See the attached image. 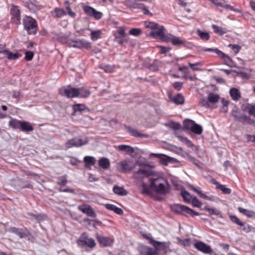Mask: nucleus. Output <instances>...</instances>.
<instances>
[{"instance_id": "8", "label": "nucleus", "mask_w": 255, "mask_h": 255, "mask_svg": "<svg viewBox=\"0 0 255 255\" xmlns=\"http://www.w3.org/2000/svg\"><path fill=\"white\" fill-rule=\"evenodd\" d=\"M88 143V139L87 137H85L84 139L75 137L67 141L66 143V147L67 148H71L73 146L80 147L86 145Z\"/></svg>"}, {"instance_id": "22", "label": "nucleus", "mask_w": 255, "mask_h": 255, "mask_svg": "<svg viewBox=\"0 0 255 255\" xmlns=\"http://www.w3.org/2000/svg\"><path fill=\"white\" fill-rule=\"evenodd\" d=\"M33 130V128L29 123L25 121H22L20 126V130L28 132Z\"/></svg>"}, {"instance_id": "34", "label": "nucleus", "mask_w": 255, "mask_h": 255, "mask_svg": "<svg viewBox=\"0 0 255 255\" xmlns=\"http://www.w3.org/2000/svg\"><path fill=\"white\" fill-rule=\"evenodd\" d=\"M77 89H78V90L79 91V96H80L81 98H87L91 94V92L89 90L86 89L83 87L78 88H77Z\"/></svg>"}, {"instance_id": "61", "label": "nucleus", "mask_w": 255, "mask_h": 255, "mask_svg": "<svg viewBox=\"0 0 255 255\" xmlns=\"http://www.w3.org/2000/svg\"><path fill=\"white\" fill-rule=\"evenodd\" d=\"M28 214L37 221L44 220V215H43V214L35 215L32 213H28Z\"/></svg>"}, {"instance_id": "37", "label": "nucleus", "mask_w": 255, "mask_h": 255, "mask_svg": "<svg viewBox=\"0 0 255 255\" xmlns=\"http://www.w3.org/2000/svg\"><path fill=\"white\" fill-rule=\"evenodd\" d=\"M119 150L126 152L127 153H132L134 152V149L132 147L127 145H120L118 147Z\"/></svg>"}, {"instance_id": "55", "label": "nucleus", "mask_w": 255, "mask_h": 255, "mask_svg": "<svg viewBox=\"0 0 255 255\" xmlns=\"http://www.w3.org/2000/svg\"><path fill=\"white\" fill-rule=\"evenodd\" d=\"M103 15V14L101 12L94 9V11L93 12L91 17H94L96 20H99L102 18Z\"/></svg>"}, {"instance_id": "18", "label": "nucleus", "mask_w": 255, "mask_h": 255, "mask_svg": "<svg viewBox=\"0 0 255 255\" xmlns=\"http://www.w3.org/2000/svg\"><path fill=\"white\" fill-rule=\"evenodd\" d=\"M168 97L170 100L176 105H182L184 103V97L181 94H178L174 97L168 93Z\"/></svg>"}, {"instance_id": "57", "label": "nucleus", "mask_w": 255, "mask_h": 255, "mask_svg": "<svg viewBox=\"0 0 255 255\" xmlns=\"http://www.w3.org/2000/svg\"><path fill=\"white\" fill-rule=\"evenodd\" d=\"M201 50L205 52H214L216 53L218 56L220 55V53L221 51L217 48H204L202 49Z\"/></svg>"}, {"instance_id": "14", "label": "nucleus", "mask_w": 255, "mask_h": 255, "mask_svg": "<svg viewBox=\"0 0 255 255\" xmlns=\"http://www.w3.org/2000/svg\"><path fill=\"white\" fill-rule=\"evenodd\" d=\"M8 232L18 236L20 238H25L28 237V233L26 229L17 228L10 227L8 230Z\"/></svg>"}, {"instance_id": "64", "label": "nucleus", "mask_w": 255, "mask_h": 255, "mask_svg": "<svg viewBox=\"0 0 255 255\" xmlns=\"http://www.w3.org/2000/svg\"><path fill=\"white\" fill-rule=\"evenodd\" d=\"M242 227H243L242 230L246 233H248L251 231V227L245 222H244V225H242Z\"/></svg>"}, {"instance_id": "54", "label": "nucleus", "mask_w": 255, "mask_h": 255, "mask_svg": "<svg viewBox=\"0 0 255 255\" xmlns=\"http://www.w3.org/2000/svg\"><path fill=\"white\" fill-rule=\"evenodd\" d=\"M178 242L184 247H189L191 244V240L190 239H186L184 240L179 239Z\"/></svg>"}, {"instance_id": "48", "label": "nucleus", "mask_w": 255, "mask_h": 255, "mask_svg": "<svg viewBox=\"0 0 255 255\" xmlns=\"http://www.w3.org/2000/svg\"><path fill=\"white\" fill-rule=\"evenodd\" d=\"M94 9L95 8L89 5H84L83 6V11H84L86 14L89 16H91L93 12L94 11Z\"/></svg>"}, {"instance_id": "20", "label": "nucleus", "mask_w": 255, "mask_h": 255, "mask_svg": "<svg viewBox=\"0 0 255 255\" xmlns=\"http://www.w3.org/2000/svg\"><path fill=\"white\" fill-rule=\"evenodd\" d=\"M78 208L83 213L86 214L89 217L93 218H95L96 217V214L94 211L93 208L90 206L87 207L79 206Z\"/></svg>"}, {"instance_id": "4", "label": "nucleus", "mask_w": 255, "mask_h": 255, "mask_svg": "<svg viewBox=\"0 0 255 255\" xmlns=\"http://www.w3.org/2000/svg\"><path fill=\"white\" fill-rule=\"evenodd\" d=\"M23 24L28 34L35 35L36 33L37 24L35 19L31 16H26L23 19Z\"/></svg>"}, {"instance_id": "50", "label": "nucleus", "mask_w": 255, "mask_h": 255, "mask_svg": "<svg viewBox=\"0 0 255 255\" xmlns=\"http://www.w3.org/2000/svg\"><path fill=\"white\" fill-rule=\"evenodd\" d=\"M141 192L142 194H146L147 195H149L151 194V192L150 191L149 189L148 188L146 184H145L144 183H142L141 184Z\"/></svg>"}, {"instance_id": "19", "label": "nucleus", "mask_w": 255, "mask_h": 255, "mask_svg": "<svg viewBox=\"0 0 255 255\" xmlns=\"http://www.w3.org/2000/svg\"><path fill=\"white\" fill-rule=\"evenodd\" d=\"M125 127L126 130L133 136L140 138H147L148 137L147 134L141 133L139 132L138 131H137L136 129L131 128L129 126L126 125Z\"/></svg>"}, {"instance_id": "9", "label": "nucleus", "mask_w": 255, "mask_h": 255, "mask_svg": "<svg viewBox=\"0 0 255 255\" xmlns=\"http://www.w3.org/2000/svg\"><path fill=\"white\" fill-rule=\"evenodd\" d=\"M69 47L81 49L84 48L86 49H90L91 48V43L85 39H77L69 43Z\"/></svg>"}, {"instance_id": "10", "label": "nucleus", "mask_w": 255, "mask_h": 255, "mask_svg": "<svg viewBox=\"0 0 255 255\" xmlns=\"http://www.w3.org/2000/svg\"><path fill=\"white\" fill-rule=\"evenodd\" d=\"M12 186L17 191L24 188H32V186L28 181L24 180L19 178H15L13 180L12 182Z\"/></svg>"}, {"instance_id": "25", "label": "nucleus", "mask_w": 255, "mask_h": 255, "mask_svg": "<svg viewBox=\"0 0 255 255\" xmlns=\"http://www.w3.org/2000/svg\"><path fill=\"white\" fill-rule=\"evenodd\" d=\"M84 161L85 167L86 168H90L95 164L96 160L93 156H86L84 158Z\"/></svg>"}, {"instance_id": "11", "label": "nucleus", "mask_w": 255, "mask_h": 255, "mask_svg": "<svg viewBox=\"0 0 255 255\" xmlns=\"http://www.w3.org/2000/svg\"><path fill=\"white\" fill-rule=\"evenodd\" d=\"M13 21L17 25L20 23V12L17 6L12 4L10 10Z\"/></svg>"}, {"instance_id": "2", "label": "nucleus", "mask_w": 255, "mask_h": 255, "mask_svg": "<svg viewBox=\"0 0 255 255\" xmlns=\"http://www.w3.org/2000/svg\"><path fill=\"white\" fill-rule=\"evenodd\" d=\"M171 209L175 213L186 217H188L189 216L194 217L195 216H199L201 214L186 206L179 204H175L172 205Z\"/></svg>"}, {"instance_id": "56", "label": "nucleus", "mask_w": 255, "mask_h": 255, "mask_svg": "<svg viewBox=\"0 0 255 255\" xmlns=\"http://www.w3.org/2000/svg\"><path fill=\"white\" fill-rule=\"evenodd\" d=\"M115 37L116 39H118L122 37H125V30L123 28L119 29L115 34Z\"/></svg>"}, {"instance_id": "53", "label": "nucleus", "mask_w": 255, "mask_h": 255, "mask_svg": "<svg viewBox=\"0 0 255 255\" xmlns=\"http://www.w3.org/2000/svg\"><path fill=\"white\" fill-rule=\"evenodd\" d=\"M188 159L192 162L196 167H197L199 169H201V167L199 165V161L197 160L195 157L191 156L189 154L187 155Z\"/></svg>"}, {"instance_id": "46", "label": "nucleus", "mask_w": 255, "mask_h": 255, "mask_svg": "<svg viewBox=\"0 0 255 255\" xmlns=\"http://www.w3.org/2000/svg\"><path fill=\"white\" fill-rule=\"evenodd\" d=\"M168 126L174 131H177L181 128V125L180 123L173 121L169 123Z\"/></svg>"}, {"instance_id": "33", "label": "nucleus", "mask_w": 255, "mask_h": 255, "mask_svg": "<svg viewBox=\"0 0 255 255\" xmlns=\"http://www.w3.org/2000/svg\"><path fill=\"white\" fill-rule=\"evenodd\" d=\"M238 210L241 213L244 214L249 218H255V212H253V211L248 210L240 207L238 208Z\"/></svg>"}, {"instance_id": "3", "label": "nucleus", "mask_w": 255, "mask_h": 255, "mask_svg": "<svg viewBox=\"0 0 255 255\" xmlns=\"http://www.w3.org/2000/svg\"><path fill=\"white\" fill-rule=\"evenodd\" d=\"M145 27L151 29L150 36L153 38H160L164 35L165 28L163 26L159 25L153 22H145Z\"/></svg>"}, {"instance_id": "41", "label": "nucleus", "mask_w": 255, "mask_h": 255, "mask_svg": "<svg viewBox=\"0 0 255 255\" xmlns=\"http://www.w3.org/2000/svg\"><path fill=\"white\" fill-rule=\"evenodd\" d=\"M84 223H86L88 225L92 226L94 228H96V224L98 225H101L102 222L100 221L90 220L89 218H85L83 220Z\"/></svg>"}, {"instance_id": "13", "label": "nucleus", "mask_w": 255, "mask_h": 255, "mask_svg": "<svg viewBox=\"0 0 255 255\" xmlns=\"http://www.w3.org/2000/svg\"><path fill=\"white\" fill-rule=\"evenodd\" d=\"M96 237L100 246L104 247L111 246L113 243L112 239L98 234H96Z\"/></svg>"}, {"instance_id": "32", "label": "nucleus", "mask_w": 255, "mask_h": 255, "mask_svg": "<svg viewBox=\"0 0 255 255\" xmlns=\"http://www.w3.org/2000/svg\"><path fill=\"white\" fill-rule=\"evenodd\" d=\"M244 110L247 111L250 115L255 117V104H247L243 105Z\"/></svg>"}, {"instance_id": "16", "label": "nucleus", "mask_w": 255, "mask_h": 255, "mask_svg": "<svg viewBox=\"0 0 255 255\" xmlns=\"http://www.w3.org/2000/svg\"><path fill=\"white\" fill-rule=\"evenodd\" d=\"M150 157H155L159 159L160 163L164 165L167 166L169 162H170L172 158L165 154L158 153H151Z\"/></svg>"}, {"instance_id": "36", "label": "nucleus", "mask_w": 255, "mask_h": 255, "mask_svg": "<svg viewBox=\"0 0 255 255\" xmlns=\"http://www.w3.org/2000/svg\"><path fill=\"white\" fill-rule=\"evenodd\" d=\"M21 122L22 121L12 119L9 121L8 125L13 129L20 130Z\"/></svg>"}, {"instance_id": "1", "label": "nucleus", "mask_w": 255, "mask_h": 255, "mask_svg": "<svg viewBox=\"0 0 255 255\" xmlns=\"http://www.w3.org/2000/svg\"><path fill=\"white\" fill-rule=\"evenodd\" d=\"M151 189L159 195H165L169 193L170 184L167 179L162 177L149 178Z\"/></svg>"}, {"instance_id": "42", "label": "nucleus", "mask_w": 255, "mask_h": 255, "mask_svg": "<svg viewBox=\"0 0 255 255\" xmlns=\"http://www.w3.org/2000/svg\"><path fill=\"white\" fill-rule=\"evenodd\" d=\"M220 99L218 95L210 93L208 96V100L209 103H217Z\"/></svg>"}, {"instance_id": "23", "label": "nucleus", "mask_w": 255, "mask_h": 255, "mask_svg": "<svg viewBox=\"0 0 255 255\" xmlns=\"http://www.w3.org/2000/svg\"><path fill=\"white\" fill-rule=\"evenodd\" d=\"M99 165L103 169H108L110 166V162L108 158L102 157L99 160Z\"/></svg>"}, {"instance_id": "47", "label": "nucleus", "mask_w": 255, "mask_h": 255, "mask_svg": "<svg viewBox=\"0 0 255 255\" xmlns=\"http://www.w3.org/2000/svg\"><path fill=\"white\" fill-rule=\"evenodd\" d=\"M197 32L198 35L200 37V38L204 40H208L210 38V35L209 33L207 32H204L201 31L200 29H198L197 30Z\"/></svg>"}, {"instance_id": "31", "label": "nucleus", "mask_w": 255, "mask_h": 255, "mask_svg": "<svg viewBox=\"0 0 255 255\" xmlns=\"http://www.w3.org/2000/svg\"><path fill=\"white\" fill-rule=\"evenodd\" d=\"M181 195L183 197L184 202L187 203H191V199L193 197H192L190 193L184 188L183 189H181Z\"/></svg>"}, {"instance_id": "30", "label": "nucleus", "mask_w": 255, "mask_h": 255, "mask_svg": "<svg viewBox=\"0 0 255 255\" xmlns=\"http://www.w3.org/2000/svg\"><path fill=\"white\" fill-rule=\"evenodd\" d=\"M134 174L139 175L140 177H148L152 174V172L149 170L140 168L134 172Z\"/></svg>"}, {"instance_id": "35", "label": "nucleus", "mask_w": 255, "mask_h": 255, "mask_svg": "<svg viewBox=\"0 0 255 255\" xmlns=\"http://www.w3.org/2000/svg\"><path fill=\"white\" fill-rule=\"evenodd\" d=\"M195 122L190 119H185L183 122L182 129L191 130Z\"/></svg>"}, {"instance_id": "51", "label": "nucleus", "mask_w": 255, "mask_h": 255, "mask_svg": "<svg viewBox=\"0 0 255 255\" xmlns=\"http://www.w3.org/2000/svg\"><path fill=\"white\" fill-rule=\"evenodd\" d=\"M191 202L192 203L193 206L195 207L200 208L202 204L199 200L195 196H194L192 198Z\"/></svg>"}, {"instance_id": "43", "label": "nucleus", "mask_w": 255, "mask_h": 255, "mask_svg": "<svg viewBox=\"0 0 255 255\" xmlns=\"http://www.w3.org/2000/svg\"><path fill=\"white\" fill-rule=\"evenodd\" d=\"M5 55L9 60H15L21 56V54L17 52L12 53L8 50Z\"/></svg>"}, {"instance_id": "15", "label": "nucleus", "mask_w": 255, "mask_h": 255, "mask_svg": "<svg viewBox=\"0 0 255 255\" xmlns=\"http://www.w3.org/2000/svg\"><path fill=\"white\" fill-rule=\"evenodd\" d=\"M138 250L140 255H157V252L155 249L145 246H139Z\"/></svg>"}, {"instance_id": "28", "label": "nucleus", "mask_w": 255, "mask_h": 255, "mask_svg": "<svg viewBox=\"0 0 255 255\" xmlns=\"http://www.w3.org/2000/svg\"><path fill=\"white\" fill-rule=\"evenodd\" d=\"M113 192L120 196H126L128 194V192L123 187L114 186L113 189Z\"/></svg>"}, {"instance_id": "21", "label": "nucleus", "mask_w": 255, "mask_h": 255, "mask_svg": "<svg viewBox=\"0 0 255 255\" xmlns=\"http://www.w3.org/2000/svg\"><path fill=\"white\" fill-rule=\"evenodd\" d=\"M171 42L172 44L174 46H179L180 45H183L186 46V44L187 43L185 39H182L179 37H176L175 36L171 35Z\"/></svg>"}, {"instance_id": "60", "label": "nucleus", "mask_w": 255, "mask_h": 255, "mask_svg": "<svg viewBox=\"0 0 255 255\" xmlns=\"http://www.w3.org/2000/svg\"><path fill=\"white\" fill-rule=\"evenodd\" d=\"M228 47L232 49L235 54L238 53L241 48L239 45L230 44Z\"/></svg>"}, {"instance_id": "5", "label": "nucleus", "mask_w": 255, "mask_h": 255, "mask_svg": "<svg viewBox=\"0 0 255 255\" xmlns=\"http://www.w3.org/2000/svg\"><path fill=\"white\" fill-rule=\"evenodd\" d=\"M77 244L78 246L82 248L86 247L92 249L96 246V243L93 238H89L87 233H83L79 238L78 239Z\"/></svg>"}, {"instance_id": "52", "label": "nucleus", "mask_w": 255, "mask_h": 255, "mask_svg": "<svg viewBox=\"0 0 255 255\" xmlns=\"http://www.w3.org/2000/svg\"><path fill=\"white\" fill-rule=\"evenodd\" d=\"M230 220L232 221V222L236 224L237 225L240 226H242V225H244V222L241 221L240 219L236 216H231Z\"/></svg>"}, {"instance_id": "12", "label": "nucleus", "mask_w": 255, "mask_h": 255, "mask_svg": "<svg viewBox=\"0 0 255 255\" xmlns=\"http://www.w3.org/2000/svg\"><path fill=\"white\" fill-rule=\"evenodd\" d=\"M194 246L197 250L204 254H209L212 252V250L210 246L201 241L195 243Z\"/></svg>"}, {"instance_id": "7", "label": "nucleus", "mask_w": 255, "mask_h": 255, "mask_svg": "<svg viewBox=\"0 0 255 255\" xmlns=\"http://www.w3.org/2000/svg\"><path fill=\"white\" fill-rule=\"evenodd\" d=\"M232 115L236 121L241 122L243 124H252L253 120H252L249 117L241 113L238 110L233 111Z\"/></svg>"}, {"instance_id": "62", "label": "nucleus", "mask_w": 255, "mask_h": 255, "mask_svg": "<svg viewBox=\"0 0 255 255\" xmlns=\"http://www.w3.org/2000/svg\"><path fill=\"white\" fill-rule=\"evenodd\" d=\"M189 187L191 189H192L194 192H195L196 193H197L199 195V196L201 197V198H203V196H202V195H205L204 193H202L201 190V189L200 188H196L193 185H189Z\"/></svg>"}, {"instance_id": "45", "label": "nucleus", "mask_w": 255, "mask_h": 255, "mask_svg": "<svg viewBox=\"0 0 255 255\" xmlns=\"http://www.w3.org/2000/svg\"><path fill=\"white\" fill-rule=\"evenodd\" d=\"M101 31L100 30H92L90 34L91 38L93 41H96L101 37Z\"/></svg>"}, {"instance_id": "17", "label": "nucleus", "mask_w": 255, "mask_h": 255, "mask_svg": "<svg viewBox=\"0 0 255 255\" xmlns=\"http://www.w3.org/2000/svg\"><path fill=\"white\" fill-rule=\"evenodd\" d=\"M119 166L121 172H127L132 170L135 165L131 161L124 160L120 163Z\"/></svg>"}, {"instance_id": "59", "label": "nucleus", "mask_w": 255, "mask_h": 255, "mask_svg": "<svg viewBox=\"0 0 255 255\" xmlns=\"http://www.w3.org/2000/svg\"><path fill=\"white\" fill-rule=\"evenodd\" d=\"M141 33V30L139 28H132L129 31V33L130 35L136 36L139 35Z\"/></svg>"}, {"instance_id": "29", "label": "nucleus", "mask_w": 255, "mask_h": 255, "mask_svg": "<svg viewBox=\"0 0 255 255\" xmlns=\"http://www.w3.org/2000/svg\"><path fill=\"white\" fill-rule=\"evenodd\" d=\"M230 94L232 99L234 101H237L241 98V94L239 90L236 88H231L230 90Z\"/></svg>"}, {"instance_id": "26", "label": "nucleus", "mask_w": 255, "mask_h": 255, "mask_svg": "<svg viewBox=\"0 0 255 255\" xmlns=\"http://www.w3.org/2000/svg\"><path fill=\"white\" fill-rule=\"evenodd\" d=\"M73 110L74 113L80 112H89V109L84 104H76L73 106Z\"/></svg>"}, {"instance_id": "39", "label": "nucleus", "mask_w": 255, "mask_h": 255, "mask_svg": "<svg viewBox=\"0 0 255 255\" xmlns=\"http://www.w3.org/2000/svg\"><path fill=\"white\" fill-rule=\"evenodd\" d=\"M221 59H223L225 62V64L228 66L231 63H233V60L231 58L225 53L221 51L220 55L218 56Z\"/></svg>"}, {"instance_id": "27", "label": "nucleus", "mask_w": 255, "mask_h": 255, "mask_svg": "<svg viewBox=\"0 0 255 255\" xmlns=\"http://www.w3.org/2000/svg\"><path fill=\"white\" fill-rule=\"evenodd\" d=\"M66 14V12L62 8L58 7L55 8L53 11L51 12V15L53 17H61Z\"/></svg>"}, {"instance_id": "44", "label": "nucleus", "mask_w": 255, "mask_h": 255, "mask_svg": "<svg viewBox=\"0 0 255 255\" xmlns=\"http://www.w3.org/2000/svg\"><path fill=\"white\" fill-rule=\"evenodd\" d=\"M175 135L178 138V139L180 141H181L182 142H184L187 145V146L188 147H192L194 145H193V143L189 139H188L187 137L181 136V135H178L177 133H175Z\"/></svg>"}, {"instance_id": "6", "label": "nucleus", "mask_w": 255, "mask_h": 255, "mask_svg": "<svg viewBox=\"0 0 255 255\" xmlns=\"http://www.w3.org/2000/svg\"><path fill=\"white\" fill-rule=\"evenodd\" d=\"M78 90L77 88L70 87L67 88L63 87L59 89V94L67 98H73L79 96Z\"/></svg>"}, {"instance_id": "49", "label": "nucleus", "mask_w": 255, "mask_h": 255, "mask_svg": "<svg viewBox=\"0 0 255 255\" xmlns=\"http://www.w3.org/2000/svg\"><path fill=\"white\" fill-rule=\"evenodd\" d=\"M199 105L206 108H210L211 107L208 99H206L205 98H203L200 100Z\"/></svg>"}, {"instance_id": "58", "label": "nucleus", "mask_w": 255, "mask_h": 255, "mask_svg": "<svg viewBox=\"0 0 255 255\" xmlns=\"http://www.w3.org/2000/svg\"><path fill=\"white\" fill-rule=\"evenodd\" d=\"M67 182L68 181L67 180L66 175H64L58 178L57 184L61 186H64L67 183Z\"/></svg>"}, {"instance_id": "38", "label": "nucleus", "mask_w": 255, "mask_h": 255, "mask_svg": "<svg viewBox=\"0 0 255 255\" xmlns=\"http://www.w3.org/2000/svg\"><path fill=\"white\" fill-rule=\"evenodd\" d=\"M190 130L195 134H201L203 131V128L201 125H198L195 122Z\"/></svg>"}, {"instance_id": "24", "label": "nucleus", "mask_w": 255, "mask_h": 255, "mask_svg": "<svg viewBox=\"0 0 255 255\" xmlns=\"http://www.w3.org/2000/svg\"><path fill=\"white\" fill-rule=\"evenodd\" d=\"M150 244L154 247V249H155L156 252L157 250H163L166 247L165 243L157 242L154 240H151Z\"/></svg>"}, {"instance_id": "40", "label": "nucleus", "mask_w": 255, "mask_h": 255, "mask_svg": "<svg viewBox=\"0 0 255 255\" xmlns=\"http://www.w3.org/2000/svg\"><path fill=\"white\" fill-rule=\"evenodd\" d=\"M212 28L214 30V32L220 35H222L227 32V30L226 28H223L216 25H212Z\"/></svg>"}, {"instance_id": "63", "label": "nucleus", "mask_w": 255, "mask_h": 255, "mask_svg": "<svg viewBox=\"0 0 255 255\" xmlns=\"http://www.w3.org/2000/svg\"><path fill=\"white\" fill-rule=\"evenodd\" d=\"M209 215H215L221 216V212L218 209L215 208H210L209 211Z\"/></svg>"}]
</instances>
